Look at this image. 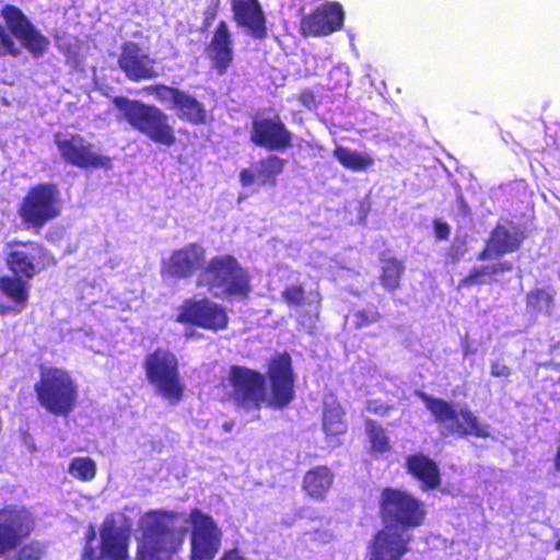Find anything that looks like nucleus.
<instances>
[{
    "mask_svg": "<svg viewBox=\"0 0 560 560\" xmlns=\"http://www.w3.org/2000/svg\"><path fill=\"white\" fill-rule=\"evenodd\" d=\"M292 132L279 115L254 119L250 141L268 151H284L292 147Z\"/></svg>",
    "mask_w": 560,
    "mask_h": 560,
    "instance_id": "nucleus-21",
    "label": "nucleus"
},
{
    "mask_svg": "<svg viewBox=\"0 0 560 560\" xmlns=\"http://www.w3.org/2000/svg\"><path fill=\"white\" fill-rule=\"evenodd\" d=\"M147 378L159 394L172 405L178 404L185 392V385L179 376L177 357L168 349L156 348L143 360Z\"/></svg>",
    "mask_w": 560,
    "mask_h": 560,
    "instance_id": "nucleus-11",
    "label": "nucleus"
},
{
    "mask_svg": "<svg viewBox=\"0 0 560 560\" xmlns=\"http://www.w3.org/2000/svg\"><path fill=\"white\" fill-rule=\"evenodd\" d=\"M559 383H560V376H559Z\"/></svg>",
    "mask_w": 560,
    "mask_h": 560,
    "instance_id": "nucleus-52",
    "label": "nucleus"
},
{
    "mask_svg": "<svg viewBox=\"0 0 560 560\" xmlns=\"http://www.w3.org/2000/svg\"><path fill=\"white\" fill-rule=\"evenodd\" d=\"M179 514L168 510H150L139 521L135 560H172L185 542L188 529L178 525Z\"/></svg>",
    "mask_w": 560,
    "mask_h": 560,
    "instance_id": "nucleus-2",
    "label": "nucleus"
},
{
    "mask_svg": "<svg viewBox=\"0 0 560 560\" xmlns=\"http://www.w3.org/2000/svg\"><path fill=\"white\" fill-rule=\"evenodd\" d=\"M477 267L480 270V272L482 273L483 279L486 277H495L500 273L511 272L513 270V264L508 260L498 261L492 265H482V266H477Z\"/></svg>",
    "mask_w": 560,
    "mask_h": 560,
    "instance_id": "nucleus-38",
    "label": "nucleus"
},
{
    "mask_svg": "<svg viewBox=\"0 0 560 560\" xmlns=\"http://www.w3.org/2000/svg\"><path fill=\"white\" fill-rule=\"evenodd\" d=\"M191 524L190 560H212L221 548L222 532L214 520L195 508L189 513Z\"/></svg>",
    "mask_w": 560,
    "mask_h": 560,
    "instance_id": "nucleus-15",
    "label": "nucleus"
},
{
    "mask_svg": "<svg viewBox=\"0 0 560 560\" xmlns=\"http://www.w3.org/2000/svg\"><path fill=\"white\" fill-rule=\"evenodd\" d=\"M335 472L327 465H316L308 468L301 482V490L312 501L325 502L334 487Z\"/></svg>",
    "mask_w": 560,
    "mask_h": 560,
    "instance_id": "nucleus-27",
    "label": "nucleus"
},
{
    "mask_svg": "<svg viewBox=\"0 0 560 560\" xmlns=\"http://www.w3.org/2000/svg\"><path fill=\"white\" fill-rule=\"evenodd\" d=\"M232 12L237 26L245 28L250 37H267L266 15L258 0H232Z\"/></svg>",
    "mask_w": 560,
    "mask_h": 560,
    "instance_id": "nucleus-26",
    "label": "nucleus"
},
{
    "mask_svg": "<svg viewBox=\"0 0 560 560\" xmlns=\"http://www.w3.org/2000/svg\"><path fill=\"white\" fill-rule=\"evenodd\" d=\"M525 302L530 312L550 315L555 304V294L552 290L534 288L526 294Z\"/></svg>",
    "mask_w": 560,
    "mask_h": 560,
    "instance_id": "nucleus-34",
    "label": "nucleus"
},
{
    "mask_svg": "<svg viewBox=\"0 0 560 560\" xmlns=\"http://www.w3.org/2000/svg\"><path fill=\"white\" fill-rule=\"evenodd\" d=\"M195 332L194 331H190V332H185V337L186 338H191L194 337Z\"/></svg>",
    "mask_w": 560,
    "mask_h": 560,
    "instance_id": "nucleus-51",
    "label": "nucleus"
},
{
    "mask_svg": "<svg viewBox=\"0 0 560 560\" xmlns=\"http://www.w3.org/2000/svg\"><path fill=\"white\" fill-rule=\"evenodd\" d=\"M322 429L328 442H332L348 432L346 410L332 393L323 398Z\"/></svg>",
    "mask_w": 560,
    "mask_h": 560,
    "instance_id": "nucleus-29",
    "label": "nucleus"
},
{
    "mask_svg": "<svg viewBox=\"0 0 560 560\" xmlns=\"http://www.w3.org/2000/svg\"><path fill=\"white\" fill-rule=\"evenodd\" d=\"M365 410L370 413L385 417L394 410L393 405H388L381 399H370L365 404Z\"/></svg>",
    "mask_w": 560,
    "mask_h": 560,
    "instance_id": "nucleus-42",
    "label": "nucleus"
},
{
    "mask_svg": "<svg viewBox=\"0 0 560 560\" xmlns=\"http://www.w3.org/2000/svg\"><path fill=\"white\" fill-rule=\"evenodd\" d=\"M553 466L556 471L560 472V447L557 450V453L553 457Z\"/></svg>",
    "mask_w": 560,
    "mask_h": 560,
    "instance_id": "nucleus-49",
    "label": "nucleus"
},
{
    "mask_svg": "<svg viewBox=\"0 0 560 560\" xmlns=\"http://www.w3.org/2000/svg\"><path fill=\"white\" fill-rule=\"evenodd\" d=\"M296 375L288 352L270 358L266 374L245 365L229 368L221 386L229 388L226 399L246 411L260 410L262 406L283 410L295 399Z\"/></svg>",
    "mask_w": 560,
    "mask_h": 560,
    "instance_id": "nucleus-1",
    "label": "nucleus"
},
{
    "mask_svg": "<svg viewBox=\"0 0 560 560\" xmlns=\"http://www.w3.org/2000/svg\"><path fill=\"white\" fill-rule=\"evenodd\" d=\"M298 100L302 105H304L308 109H312L316 106V96L311 89L303 90L299 94Z\"/></svg>",
    "mask_w": 560,
    "mask_h": 560,
    "instance_id": "nucleus-46",
    "label": "nucleus"
},
{
    "mask_svg": "<svg viewBox=\"0 0 560 560\" xmlns=\"http://www.w3.org/2000/svg\"><path fill=\"white\" fill-rule=\"evenodd\" d=\"M345 12L339 2H325L300 21V33L304 37H322L342 28Z\"/></svg>",
    "mask_w": 560,
    "mask_h": 560,
    "instance_id": "nucleus-20",
    "label": "nucleus"
},
{
    "mask_svg": "<svg viewBox=\"0 0 560 560\" xmlns=\"http://www.w3.org/2000/svg\"><path fill=\"white\" fill-rule=\"evenodd\" d=\"M467 249L464 244L462 245H451L446 252V261L447 264H457L462 260Z\"/></svg>",
    "mask_w": 560,
    "mask_h": 560,
    "instance_id": "nucleus-43",
    "label": "nucleus"
},
{
    "mask_svg": "<svg viewBox=\"0 0 560 560\" xmlns=\"http://www.w3.org/2000/svg\"><path fill=\"white\" fill-rule=\"evenodd\" d=\"M205 265V247L198 243H188L162 259L160 273L163 279H189Z\"/></svg>",
    "mask_w": 560,
    "mask_h": 560,
    "instance_id": "nucleus-18",
    "label": "nucleus"
},
{
    "mask_svg": "<svg viewBox=\"0 0 560 560\" xmlns=\"http://www.w3.org/2000/svg\"><path fill=\"white\" fill-rule=\"evenodd\" d=\"M526 238L525 230L511 220L498 222L490 232L486 246L477 255L479 261L517 252Z\"/></svg>",
    "mask_w": 560,
    "mask_h": 560,
    "instance_id": "nucleus-19",
    "label": "nucleus"
},
{
    "mask_svg": "<svg viewBox=\"0 0 560 560\" xmlns=\"http://www.w3.org/2000/svg\"><path fill=\"white\" fill-rule=\"evenodd\" d=\"M27 281L14 275L0 277L1 316H15L26 308L30 299Z\"/></svg>",
    "mask_w": 560,
    "mask_h": 560,
    "instance_id": "nucleus-24",
    "label": "nucleus"
},
{
    "mask_svg": "<svg viewBox=\"0 0 560 560\" xmlns=\"http://www.w3.org/2000/svg\"><path fill=\"white\" fill-rule=\"evenodd\" d=\"M143 90L149 94L155 95L161 102L171 100L173 103L175 93L179 92L180 89L165 84H153L145 86Z\"/></svg>",
    "mask_w": 560,
    "mask_h": 560,
    "instance_id": "nucleus-37",
    "label": "nucleus"
},
{
    "mask_svg": "<svg viewBox=\"0 0 560 560\" xmlns=\"http://www.w3.org/2000/svg\"><path fill=\"white\" fill-rule=\"evenodd\" d=\"M234 421L233 420H230V421H225L223 424H222V428L225 432H231L234 428Z\"/></svg>",
    "mask_w": 560,
    "mask_h": 560,
    "instance_id": "nucleus-50",
    "label": "nucleus"
},
{
    "mask_svg": "<svg viewBox=\"0 0 560 560\" xmlns=\"http://www.w3.org/2000/svg\"><path fill=\"white\" fill-rule=\"evenodd\" d=\"M378 260L381 264L378 281L382 288L387 292L399 290L406 269L404 261L390 255L389 252H382Z\"/></svg>",
    "mask_w": 560,
    "mask_h": 560,
    "instance_id": "nucleus-32",
    "label": "nucleus"
},
{
    "mask_svg": "<svg viewBox=\"0 0 560 560\" xmlns=\"http://www.w3.org/2000/svg\"><path fill=\"white\" fill-rule=\"evenodd\" d=\"M219 560H246L238 549L233 548L223 552Z\"/></svg>",
    "mask_w": 560,
    "mask_h": 560,
    "instance_id": "nucleus-48",
    "label": "nucleus"
},
{
    "mask_svg": "<svg viewBox=\"0 0 560 560\" xmlns=\"http://www.w3.org/2000/svg\"><path fill=\"white\" fill-rule=\"evenodd\" d=\"M406 471L421 482V489L433 490L441 485L438 463L423 453L410 454L405 460Z\"/></svg>",
    "mask_w": 560,
    "mask_h": 560,
    "instance_id": "nucleus-30",
    "label": "nucleus"
},
{
    "mask_svg": "<svg viewBox=\"0 0 560 560\" xmlns=\"http://www.w3.org/2000/svg\"><path fill=\"white\" fill-rule=\"evenodd\" d=\"M172 105L183 121L195 126L207 122L208 115L205 104L184 90L175 93V100Z\"/></svg>",
    "mask_w": 560,
    "mask_h": 560,
    "instance_id": "nucleus-31",
    "label": "nucleus"
},
{
    "mask_svg": "<svg viewBox=\"0 0 560 560\" xmlns=\"http://www.w3.org/2000/svg\"><path fill=\"white\" fill-rule=\"evenodd\" d=\"M287 160L276 154L259 159L250 167L242 168L238 180L242 187H271L278 185V177L284 172Z\"/></svg>",
    "mask_w": 560,
    "mask_h": 560,
    "instance_id": "nucleus-23",
    "label": "nucleus"
},
{
    "mask_svg": "<svg viewBox=\"0 0 560 560\" xmlns=\"http://www.w3.org/2000/svg\"><path fill=\"white\" fill-rule=\"evenodd\" d=\"M18 215L26 230L39 232L61 213L60 192L54 183L31 187L18 207Z\"/></svg>",
    "mask_w": 560,
    "mask_h": 560,
    "instance_id": "nucleus-10",
    "label": "nucleus"
},
{
    "mask_svg": "<svg viewBox=\"0 0 560 560\" xmlns=\"http://www.w3.org/2000/svg\"><path fill=\"white\" fill-rule=\"evenodd\" d=\"M34 393L38 405L56 417H68L78 405L79 386L62 368L40 365Z\"/></svg>",
    "mask_w": 560,
    "mask_h": 560,
    "instance_id": "nucleus-6",
    "label": "nucleus"
},
{
    "mask_svg": "<svg viewBox=\"0 0 560 560\" xmlns=\"http://www.w3.org/2000/svg\"><path fill=\"white\" fill-rule=\"evenodd\" d=\"M96 534L97 533L95 526L93 524H90L84 535V546L81 552V560H89L92 559V557H94L96 546H94L93 542L96 539Z\"/></svg>",
    "mask_w": 560,
    "mask_h": 560,
    "instance_id": "nucleus-40",
    "label": "nucleus"
},
{
    "mask_svg": "<svg viewBox=\"0 0 560 560\" xmlns=\"http://www.w3.org/2000/svg\"><path fill=\"white\" fill-rule=\"evenodd\" d=\"M113 104L136 131L155 144L170 148L176 143L175 130L168 116L158 106L122 95L115 96Z\"/></svg>",
    "mask_w": 560,
    "mask_h": 560,
    "instance_id": "nucleus-7",
    "label": "nucleus"
},
{
    "mask_svg": "<svg viewBox=\"0 0 560 560\" xmlns=\"http://www.w3.org/2000/svg\"><path fill=\"white\" fill-rule=\"evenodd\" d=\"M8 247L4 259L8 270L28 281L57 264L45 245L36 241H12Z\"/></svg>",
    "mask_w": 560,
    "mask_h": 560,
    "instance_id": "nucleus-12",
    "label": "nucleus"
},
{
    "mask_svg": "<svg viewBox=\"0 0 560 560\" xmlns=\"http://www.w3.org/2000/svg\"><path fill=\"white\" fill-rule=\"evenodd\" d=\"M61 160L70 166L83 170H109L113 166L108 155L100 153L95 145L80 133L54 135Z\"/></svg>",
    "mask_w": 560,
    "mask_h": 560,
    "instance_id": "nucleus-13",
    "label": "nucleus"
},
{
    "mask_svg": "<svg viewBox=\"0 0 560 560\" xmlns=\"http://www.w3.org/2000/svg\"><path fill=\"white\" fill-rule=\"evenodd\" d=\"M334 158L347 170L362 172L372 167L374 159L368 153H361L349 148L338 145L332 151Z\"/></svg>",
    "mask_w": 560,
    "mask_h": 560,
    "instance_id": "nucleus-33",
    "label": "nucleus"
},
{
    "mask_svg": "<svg viewBox=\"0 0 560 560\" xmlns=\"http://www.w3.org/2000/svg\"><path fill=\"white\" fill-rule=\"evenodd\" d=\"M368 544V560H404L412 550V533L382 524Z\"/></svg>",
    "mask_w": 560,
    "mask_h": 560,
    "instance_id": "nucleus-16",
    "label": "nucleus"
},
{
    "mask_svg": "<svg viewBox=\"0 0 560 560\" xmlns=\"http://www.w3.org/2000/svg\"><path fill=\"white\" fill-rule=\"evenodd\" d=\"M311 295H314V299L308 300L302 283L287 285L281 292V298L288 307H310L308 311L299 313L298 322L301 325L306 323L314 324L319 318L320 295L318 292H312Z\"/></svg>",
    "mask_w": 560,
    "mask_h": 560,
    "instance_id": "nucleus-28",
    "label": "nucleus"
},
{
    "mask_svg": "<svg viewBox=\"0 0 560 560\" xmlns=\"http://www.w3.org/2000/svg\"><path fill=\"white\" fill-rule=\"evenodd\" d=\"M0 16L5 24V26L0 24V58L4 56L18 58L22 54V47L33 58H39L48 51L49 39L32 23L22 9L7 3L1 8Z\"/></svg>",
    "mask_w": 560,
    "mask_h": 560,
    "instance_id": "nucleus-5",
    "label": "nucleus"
},
{
    "mask_svg": "<svg viewBox=\"0 0 560 560\" xmlns=\"http://www.w3.org/2000/svg\"><path fill=\"white\" fill-rule=\"evenodd\" d=\"M36 528L33 513L23 505H4L0 509V557L14 550L4 560H42L46 556V545L40 540L27 539Z\"/></svg>",
    "mask_w": 560,
    "mask_h": 560,
    "instance_id": "nucleus-4",
    "label": "nucleus"
},
{
    "mask_svg": "<svg viewBox=\"0 0 560 560\" xmlns=\"http://www.w3.org/2000/svg\"><path fill=\"white\" fill-rule=\"evenodd\" d=\"M486 282L487 281H486V279H483L482 273L480 272L478 267L475 266L469 270L468 275H466L465 277H463L459 280L458 288L459 289L470 288L474 285L485 284Z\"/></svg>",
    "mask_w": 560,
    "mask_h": 560,
    "instance_id": "nucleus-41",
    "label": "nucleus"
},
{
    "mask_svg": "<svg viewBox=\"0 0 560 560\" xmlns=\"http://www.w3.org/2000/svg\"><path fill=\"white\" fill-rule=\"evenodd\" d=\"M416 395L424 402L434 422L440 425L441 436L481 439L490 436V427L482 423L468 407L457 410L452 401L433 397L423 390H418Z\"/></svg>",
    "mask_w": 560,
    "mask_h": 560,
    "instance_id": "nucleus-8",
    "label": "nucleus"
},
{
    "mask_svg": "<svg viewBox=\"0 0 560 560\" xmlns=\"http://www.w3.org/2000/svg\"><path fill=\"white\" fill-rule=\"evenodd\" d=\"M196 285L230 302L247 301L253 291L249 271L231 254L211 257L198 273Z\"/></svg>",
    "mask_w": 560,
    "mask_h": 560,
    "instance_id": "nucleus-3",
    "label": "nucleus"
},
{
    "mask_svg": "<svg viewBox=\"0 0 560 560\" xmlns=\"http://www.w3.org/2000/svg\"><path fill=\"white\" fill-rule=\"evenodd\" d=\"M491 375L493 377H508L511 375V369L502 363L492 362L491 363Z\"/></svg>",
    "mask_w": 560,
    "mask_h": 560,
    "instance_id": "nucleus-47",
    "label": "nucleus"
},
{
    "mask_svg": "<svg viewBox=\"0 0 560 560\" xmlns=\"http://www.w3.org/2000/svg\"><path fill=\"white\" fill-rule=\"evenodd\" d=\"M435 237L440 241H446L451 234V228L446 222L435 220L433 222Z\"/></svg>",
    "mask_w": 560,
    "mask_h": 560,
    "instance_id": "nucleus-45",
    "label": "nucleus"
},
{
    "mask_svg": "<svg viewBox=\"0 0 560 560\" xmlns=\"http://www.w3.org/2000/svg\"><path fill=\"white\" fill-rule=\"evenodd\" d=\"M364 429L369 436L371 453L384 454L389 452L390 443L385 429L376 420L366 418L364 420Z\"/></svg>",
    "mask_w": 560,
    "mask_h": 560,
    "instance_id": "nucleus-35",
    "label": "nucleus"
},
{
    "mask_svg": "<svg viewBox=\"0 0 560 560\" xmlns=\"http://www.w3.org/2000/svg\"><path fill=\"white\" fill-rule=\"evenodd\" d=\"M96 463L88 456L73 457L69 463L68 472L82 482L92 481L96 476Z\"/></svg>",
    "mask_w": 560,
    "mask_h": 560,
    "instance_id": "nucleus-36",
    "label": "nucleus"
},
{
    "mask_svg": "<svg viewBox=\"0 0 560 560\" xmlns=\"http://www.w3.org/2000/svg\"><path fill=\"white\" fill-rule=\"evenodd\" d=\"M117 63L126 78L132 82L158 77L155 60L136 42L128 40L121 44Z\"/></svg>",
    "mask_w": 560,
    "mask_h": 560,
    "instance_id": "nucleus-22",
    "label": "nucleus"
},
{
    "mask_svg": "<svg viewBox=\"0 0 560 560\" xmlns=\"http://www.w3.org/2000/svg\"><path fill=\"white\" fill-rule=\"evenodd\" d=\"M219 4H220L219 0H213V3L205 10L202 28L207 30L212 25L214 19L217 18L218 11H219Z\"/></svg>",
    "mask_w": 560,
    "mask_h": 560,
    "instance_id": "nucleus-44",
    "label": "nucleus"
},
{
    "mask_svg": "<svg viewBox=\"0 0 560 560\" xmlns=\"http://www.w3.org/2000/svg\"><path fill=\"white\" fill-rule=\"evenodd\" d=\"M233 37L226 21L221 20L206 48L212 68L219 75L226 73L234 60Z\"/></svg>",
    "mask_w": 560,
    "mask_h": 560,
    "instance_id": "nucleus-25",
    "label": "nucleus"
},
{
    "mask_svg": "<svg viewBox=\"0 0 560 560\" xmlns=\"http://www.w3.org/2000/svg\"><path fill=\"white\" fill-rule=\"evenodd\" d=\"M378 515L382 524L412 533L425 524L428 510L425 503L411 492L385 487L380 493Z\"/></svg>",
    "mask_w": 560,
    "mask_h": 560,
    "instance_id": "nucleus-9",
    "label": "nucleus"
},
{
    "mask_svg": "<svg viewBox=\"0 0 560 560\" xmlns=\"http://www.w3.org/2000/svg\"><path fill=\"white\" fill-rule=\"evenodd\" d=\"M175 322L218 332L228 329L230 317L222 304L208 298H189L177 307Z\"/></svg>",
    "mask_w": 560,
    "mask_h": 560,
    "instance_id": "nucleus-14",
    "label": "nucleus"
},
{
    "mask_svg": "<svg viewBox=\"0 0 560 560\" xmlns=\"http://www.w3.org/2000/svg\"><path fill=\"white\" fill-rule=\"evenodd\" d=\"M98 536L94 557L89 560H130V533L117 524L114 514L105 516Z\"/></svg>",
    "mask_w": 560,
    "mask_h": 560,
    "instance_id": "nucleus-17",
    "label": "nucleus"
},
{
    "mask_svg": "<svg viewBox=\"0 0 560 560\" xmlns=\"http://www.w3.org/2000/svg\"><path fill=\"white\" fill-rule=\"evenodd\" d=\"M353 318L354 327L360 329L378 322L382 318V315L377 311L370 312L366 310H359L353 313Z\"/></svg>",
    "mask_w": 560,
    "mask_h": 560,
    "instance_id": "nucleus-39",
    "label": "nucleus"
}]
</instances>
